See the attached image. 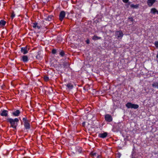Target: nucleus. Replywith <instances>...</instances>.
Segmentation results:
<instances>
[{
    "label": "nucleus",
    "instance_id": "f257e3e1",
    "mask_svg": "<svg viewBox=\"0 0 158 158\" xmlns=\"http://www.w3.org/2000/svg\"><path fill=\"white\" fill-rule=\"evenodd\" d=\"M7 121L10 123L11 127L15 129L19 120L18 118H15L14 119L9 118L7 119Z\"/></svg>",
    "mask_w": 158,
    "mask_h": 158
},
{
    "label": "nucleus",
    "instance_id": "f03ea898",
    "mask_svg": "<svg viewBox=\"0 0 158 158\" xmlns=\"http://www.w3.org/2000/svg\"><path fill=\"white\" fill-rule=\"evenodd\" d=\"M72 152L74 154L78 153H81V152L82 150L81 148L79 146H77L76 147H73L72 148Z\"/></svg>",
    "mask_w": 158,
    "mask_h": 158
},
{
    "label": "nucleus",
    "instance_id": "7ed1b4c3",
    "mask_svg": "<svg viewBox=\"0 0 158 158\" xmlns=\"http://www.w3.org/2000/svg\"><path fill=\"white\" fill-rule=\"evenodd\" d=\"M126 106L128 108H134V109H137L139 107L138 105L132 104L131 102H128L126 104Z\"/></svg>",
    "mask_w": 158,
    "mask_h": 158
},
{
    "label": "nucleus",
    "instance_id": "20e7f679",
    "mask_svg": "<svg viewBox=\"0 0 158 158\" xmlns=\"http://www.w3.org/2000/svg\"><path fill=\"white\" fill-rule=\"evenodd\" d=\"M115 34L118 39H121L123 36V33L120 31H116Z\"/></svg>",
    "mask_w": 158,
    "mask_h": 158
},
{
    "label": "nucleus",
    "instance_id": "39448f33",
    "mask_svg": "<svg viewBox=\"0 0 158 158\" xmlns=\"http://www.w3.org/2000/svg\"><path fill=\"white\" fill-rule=\"evenodd\" d=\"M105 120L108 122H110L112 120L111 116L109 114H106L105 115Z\"/></svg>",
    "mask_w": 158,
    "mask_h": 158
},
{
    "label": "nucleus",
    "instance_id": "423d86ee",
    "mask_svg": "<svg viewBox=\"0 0 158 158\" xmlns=\"http://www.w3.org/2000/svg\"><path fill=\"white\" fill-rule=\"evenodd\" d=\"M65 16V12L64 11L60 12L59 15V19L61 21H62Z\"/></svg>",
    "mask_w": 158,
    "mask_h": 158
},
{
    "label": "nucleus",
    "instance_id": "0eeeda50",
    "mask_svg": "<svg viewBox=\"0 0 158 158\" xmlns=\"http://www.w3.org/2000/svg\"><path fill=\"white\" fill-rule=\"evenodd\" d=\"M28 51V49H27V47H23L21 48V52L24 54L27 53Z\"/></svg>",
    "mask_w": 158,
    "mask_h": 158
},
{
    "label": "nucleus",
    "instance_id": "6e6552de",
    "mask_svg": "<svg viewBox=\"0 0 158 158\" xmlns=\"http://www.w3.org/2000/svg\"><path fill=\"white\" fill-rule=\"evenodd\" d=\"M108 135L107 132H105L99 134L98 136L100 138H104L106 137Z\"/></svg>",
    "mask_w": 158,
    "mask_h": 158
},
{
    "label": "nucleus",
    "instance_id": "1a4fd4ad",
    "mask_svg": "<svg viewBox=\"0 0 158 158\" xmlns=\"http://www.w3.org/2000/svg\"><path fill=\"white\" fill-rule=\"evenodd\" d=\"M156 1V0H148L147 3L148 6H152Z\"/></svg>",
    "mask_w": 158,
    "mask_h": 158
},
{
    "label": "nucleus",
    "instance_id": "9d476101",
    "mask_svg": "<svg viewBox=\"0 0 158 158\" xmlns=\"http://www.w3.org/2000/svg\"><path fill=\"white\" fill-rule=\"evenodd\" d=\"M8 111L6 110H4L2 111V112L0 114L2 116H4L6 117L7 116Z\"/></svg>",
    "mask_w": 158,
    "mask_h": 158
},
{
    "label": "nucleus",
    "instance_id": "9b49d317",
    "mask_svg": "<svg viewBox=\"0 0 158 158\" xmlns=\"http://www.w3.org/2000/svg\"><path fill=\"white\" fill-rule=\"evenodd\" d=\"M151 13L153 14H158V10L155 8H152L151 9Z\"/></svg>",
    "mask_w": 158,
    "mask_h": 158
},
{
    "label": "nucleus",
    "instance_id": "f8f14e48",
    "mask_svg": "<svg viewBox=\"0 0 158 158\" xmlns=\"http://www.w3.org/2000/svg\"><path fill=\"white\" fill-rule=\"evenodd\" d=\"M66 86L67 87L68 89L69 90H71L72 89L73 87V85L70 83H69L67 84Z\"/></svg>",
    "mask_w": 158,
    "mask_h": 158
},
{
    "label": "nucleus",
    "instance_id": "ddd939ff",
    "mask_svg": "<svg viewBox=\"0 0 158 158\" xmlns=\"http://www.w3.org/2000/svg\"><path fill=\"white\" fill-rule=\"evenodd\" d=\"M20 113V111L19 110H17L16 111L12 113V114L15 116H18Z\"/></svg>",
    "mask_w": 158,
    "mask_h": 158
},
{
    "label": "nucleus",
    "instance_id": "4468645a",
    "mask_svg": "<svg viewBox=\"0 0 158 158\" xmlns=\"http://www.w3.org/2000/svg\"><path fill=\"white\" fill-rule=\"evenodd\" d=\"M24 126L26 129H29L30 128V125L28 121L24 123Z\"/></svg>",
    "mask_w": 158,
    "mask_h": 158
},
{
    "label": "nucleus",
    "instance_id": "2eb2a0df",
    "mask_svg": "<svg viewBox=\"0 0 158 158\" xmlns=\"http://www.w3.org/2000/svg\"><path fill=\"white\" fill-rule=\"evenodd\" d=\"M53 16L52 15H50L48 16L45 19L47 21H51L53 19Z\"/></svg>",
    "mask_w": 158,
    "mask_h": 158
},
{
    "label": "nucleus",
    "instance_id": "dca6fc26",
    "mask_svg": "<svg viewBox=\"0 0 158 158\" xmlns=\"http://www.w3.org/2000/svg\"><path fill=\"white\" fill-rule=\"evenodd\" d=\"M69 63L67 62H64L63 63V65L64 68H68L69 67Z\"/></svg>",
    "mask_w": 158,
    "mask_h": 158
},
{
    "label": "nucleus",
    "instance_id": "f3484780",
    "mask_svg": "<svg viewBox=\"0 0 158 158\" xmlns=\"http://www.w3.org/2000/svg\"><path fill=\"white\" fill-rule=\"evenodd\" d=\"M22 60L24 62H27L28 61V57L26 56H23L22 57Z\"/></svg>",
    "mask_w": 158,
    "mask_h": 158
},
{
    "label": "nucleus",
    "instance_id": "a211bd4d",
    "mask_svg": "<svg viewBox=\"0 0 158 158\" xmlns=\"http://www.w3.org/2000/svg\"><path fill=\"white\" fill-rule=\"evenodd\" d=\"M6 23V22L3 20H1L0 22V26L1 27L4 26Z\"/></svg>",
    "mask_w": 158,
    "mask_h": 158
},
{
    "label": "nucleus",
    "instance_id": "6ab92c4d",
    "mask_svg": "<svg viewBox=\"0 0 158 158\" xmlns=\"http://www.w3.org/2000/svg\"><path fill=\"white\" fill-rule=\"evenodd\" d=\"M33 27L34 28H35L36 27H37L38 29H39L40 28V27L39 26L37 25V23H33Z\"/></svg>",
    "mask_w": 158,
    "mask_h": 158
},
{
    "label": "nucleus",
    "instance_id": "aec40b11",
    "mask_svg": "<svg viewBox=\"0 0 158 158\" xmlns=\"http://www.w3.org/2000/svg\"><path fill=\"white\" fill-rule=\"evenodd\" d=\"M152 85L153 87L158 88V83L157 82L153 83L152 84Z\"/></svg>",
    "mask_w": 158,
    "mask_h": 158
},
{
    "label": "nucleus",
    "instance_id": "412c9836",
    "mask_svg": "<svg viewBox=\"0 0 158 158\" xmlns=\"http://www.w3.org/2000/svg\"><path fill=\"white\" fill-rule=\"evenodd\" d=\"M90 154L92 155V157L93 158H95L94 157H96L97 155V154L96 153V152H91L90 153Z\"/></svg>",
    "mask_w": 158,
    "mask_h": 158
},
{
    "label": "nucleus",
    "instance_id": "4be33fe9",
    "mask_svg": "<svg viewBox=\"0 0 158 158\" xmlns=\"http://www.w3.org/2000/svg\"><path fill=\"white\" fill-rule=\"evenodd\" d=\"M130 6L131 7L133 8H137L138 7V5H134L133 4H131L130 5Z\"/></svg>",
    "mask_w": 158,
    "mask_h": 158
},
{
    "label": "nucleus",
    "instance_id": "5701e85b",
    "mask_svg": "<svg viewBox=\"0 0 158 158\" xmlns=\"http://www.w3.org/2000/svg\"><path fill=\"white\" fill-rule=\"evenodd\" d=\"M101 39V37H98L96 35L94 36L92 38V39L94 40H97L98 39Z\"/></svg>",
    "mask_w": 158,
    "mask_h": 158
},
{
    "label": "nucleus",
    "instance_id": "b1692460",
    "mask_svg": "<svg viewBox=\"0 0 158 158\" xmlns=\"http://www.w3.org/2000/svg\"><path fill=\"white\" fill-rule=\"evenodd\" d=\"M73 139H70L69 140V143L71 144H73L74 143H75V144H76L78 143V142H76V143H73L72 142V141H73Z\"/></svg>",
    "mask_w": 158,
    "mask_h": 158
},
{
    "label": "nucleus",
    "instance_id": "393cba45",
    "mask_svg": "<svg viewBox=\"0 0 158 158\" xmlns=\"http://www.w3.org/2000/svg\"><path fill=\"white\" fill-rule=\"evenodd\" d=\"M27 118H23V120L24 122V123L28 122V121L27 120Z\"/></svg>",
    "mask_w": 158,
    "mask_h": 158
},
{
    "label": "nucleus",
    "instance_id": "a878e982",
    "mask_svg": "<svg viewBox=\"0 0 158 158\" xmlns=\"http://www.w3.org/2000/svg\"><path fill=\"white\" fill-rule=\"evenodd\" d=\"M121 156V154L120 153H117L116 154V156L118 158H120Z\"/></svg>",
    "mask_w": 158,
    "mask_h": 158
},
{
    "label": "nucleus",
    "instance_id": "bb28decb",
    "mask_svg": "<svg viewBox=\"0 0 158 158\" xmlns=\"http://www.w3.org/2000/svg\"><path fill=\"white\" fill-rule=\"evenodd\" d=\"M60 55L63 56H64V51H61L60 53Z\"/></svg>",
    "mask_w": 158,
    "mask_h": 158
},
{
    "label": "nucleus",
    "instance_id": "cd10ccee",
    "mask_svg": "<svg viewBox=\"0 0 158 158\" xmlns=\"http://www.w3.org/2000/svg\"><path fill=\"white\" fill-rule=\"evenodd\" d=\"M48 77L47 76H45L44 77V79L45 81H47L48 80Z\"/></svg>",
    "mask_w": 158,
    "mask_h": 158
},
{
    "label": "nucleus",
    "instance_id": "c85d7f7f",
    "mask_svg": "<svg viewBox=\"0 0 158 158\" xmlns=\"http://www.w3.org/2000/svg\"><path fill=\"white\" fill-rule=\"evenodd\" d=\"M155 46L157 47H158V41H156L155 43Z\"/></svg>",
    "mask_w": 158,
    "mask_h": 158
},
{
    "label": "nucleus",
    "instance_id": "c756f323",
    "mask_svg": "<svg viewBox=\"0 0 158 158\" xmlns=\"http://www.w3.org/2000/svg\"><path fill=\"white\" fill-rule=\"evenodd\" d=\"M52 52L53 54H55L56 52V50L55 49H53L52 50Z\"/></svg>",
    "mask_w": 158,
    "mask_h": 158
},
{
    "label": "nucleus",
    "instance_id": "7c9ffc66",
    "mask_svg": "<svg viewBox=\"0 0 158 158\" xmlns=\"http://www.w3.org/2000/svg\"><path fill=\"white\" fill-rule=\"evenodd\" d=\"M15 14L14 13V12H13L11 15V17L12 18V19H13V18L15 16Z\"/></svg>",
    "mask_w": 158,
    "mask_h": 158
},
{
    "label": "nucleus",
    "instance_id": "2f4dec72",
    "mask_svg": "<svg viewBox=\"0 0 158 158\" xmlns=\"http://www.w3.org/2000/svg\"><path fill=\"white\" fill-rule=\"evenodd\" d=\"M129 19L132 22L133 21V19L132 18V17L129 18Z\"/></svg>",
    "mask_w": 158,
    "mask_h": 158
},
{
    "label": "nucleus",
    "instance_id": "473e14b6",
    "mask_svg": "<svg viewBox=\"0 0 158 158\" xmlns=\"http://www.w3.org/2000/svg\"><path fill=\"white\" fill-rule=\"evenodd\" d=\"M96 158H101V156L100 155H98V154L96 156Z\"/></svg>",
    "mask_w": 158,
    "mask_h": 158
},
{
    "label": "nucleus",
    "instance_id": "72a5a7b5",
    "mask_svg": "<svg viewBox=\"0 0 158 158\" xmlns=\"http://www.w3.org/2000/svg\"><path fill=\"white\" fill-rule=\"evenodd\" d=\"M128 0H123V1L124 2L127 3L128 2Z\"/></svg>",
    "mask_w": 158,
    "mask_h": 158
},
{
    "label": "nucleus",
    "instance_id": "f704fd0d",
    "mask_svg": "<svg viewBox=\"0 0 158 158\" xmlns=\"http://www.w3.org/2000/svg\"><path fill=\"white\" fill-rule=\"evenodd\" d=\"M85 122H84L82 123V125L83 126H84L85 125Z\"/></svg>",
    "mask_w": 158,
    "mask_h": 158
},
{
    "label": "nucleus",
    "instance_id": "c9c22d12",
    "mask_svg": "<svg viewBox=\"0 0 158 158\" xmlns=\"http://www.w3.org/2000/svg\"><path fill=\"white\" fill-rule=\"evenodd\" d=\"M86 43L87 44H88L89 43V40H87L86 41Z\"/></svg>",
    "mask_w": 158,
    "mask_h": 158
},
{
    "label": "nucleus",
    "instance_id": "e433bc0d",
    "mask_svg": "<svg viewBox=\"0 0 158 158\" xmlns=\"http://www.w3.org/2000/svg\"><path fill=\"white\" fill-rule=\"evenodd\" d=\"M40 56L39 55L37 56H36V58L37 59H39V58Z\"/></svg>",
    "mask_w": 158,
    "mask_h": 158
},
{
    "label": "nucleus",
    "instance_id": "4c0bfd02",
    "mask_svg": "<svg viewBox=\"0 0 158 158\" xmlns=\"http://www.w3.org/2000/svg\"><path fill=\"white\" fill-rule=\"evenodd\" d=\"M59 67H60L61 66V64H59Z\"/></svg>",
    "mask_w": 158,
    "mask_h": 158
},
{
    "label": "nucleus",
    "instance_id": "58836bf2",
    "mask_svg": "<svg viewBox=\"0 0 158 158\" xmlns=\"http://www.w3.org/2000/svg\"><path fill=\"white\" fill-rule=\"evenodd\" d=\"M58 71H59V69H58Z\"/></svg>",
    "mask_w": 158,
    "mask_h": 158
}]
</instances>
